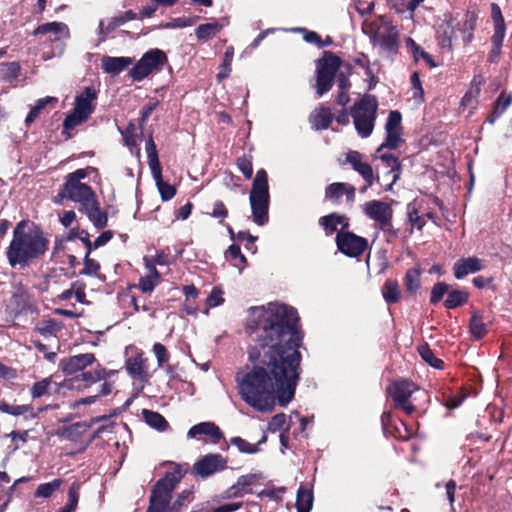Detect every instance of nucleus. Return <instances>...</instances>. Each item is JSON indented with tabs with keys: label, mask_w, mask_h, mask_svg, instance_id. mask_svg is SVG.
<instances>
[{
	"label": "nucleus",
	"mask_w": 512,
	"mask_h": 512,
	"mask_svg": "<svg viewBox=\"0 0 512 512\" xmlns=\"http://www.w3.org/2000/svg\"><path fill=\"white\" fill-rule=\"evenodd\" d=\"M297 310L281 302L252 306L245 330L251 339L246 365L235 375L238 394L250 407L270 413L286 407L300 381L303 333Z\"/></svg>",
	"instance_id": "obj_1"
},
{
	"label": "nucleus",
	"mask_w": 512,
	"mask_h": 512,
	"mask_svg": "<svg viewBox=\"0 0 512 512\" xmlns=\"http://www.w3.org/2000/svg\"><path fill=\"white\" fill-rule=\"evenodd\" d=\"M89 170L93 171L94 169H78L70 173L61 196L77 203L78 210L87 216L94 227L102 229L107 225V214L101 210L100 203L91 187L81 182L87 177Z\"/></svg>",
	"instance_id": "obj_2"
},
{
	"label": "nucleus",
	"mask_w": 512,
	"mask_h": 512,
	"mask_svg": "<svg viewBox=\"0 0 512 512\" xmlns=\"http://www.w3.org/2000/svg\"><path fill=\"white\" fill-rule=\"evenodd\" d=\"M47 245V240L38 228L21 221L13 231V238L6 252L8 262L12 267L19 265L24 268L43 255Z\"/></svg>",
	"instance_id": "obj_3"
},
{
	"label": "nucleus",
	"mask_w": 512,
	"mask_h": 512,
	"mask_svg": "<svg viewBox=\"0 0 512 512\" xmlns=\"http://www.w3.org/2000/svg\"><path fill=\"white\" fill-rule=\"evenodd\" d=\"M184 476V471L177 464L167 471L153 487L147 512H181L182 508L192 500V491L183 490L171 502V494Z\"/></svg>",
	"instance_id": "obj_4"
},
{
	"label": "nucleus",
	"mask_w": 512,
	"mask_h": 512,
	"mask_svg": "<svg viewBox=\"0 0 512 512\" xmlns=\"http://www.w3.org/2000/svg\"><path fill=\"white\" fill-rule=\"evenodd\" d=\"M362 212L373 222L375 234L383 232L388 243L398 237V229L393 226L394 211L391 203L382 200H370L362 205Z\"/></svg>",
	"instance_id": "obj_5"
},
{
	"label": "nucleus",
	"mask_w": 512,
	"mask_h": 512,
	"mask_svg": "<svg viewBox=\"0 0 512 512\" xmlns=\"http://www.w3.org/2000/svg\"><path fill=\"white\" fill-rule=\"evenodd\" d=\"M249 202L253 221L258 226L265 225L269 220V184L268 175L264 169H259L252 182V188L249 195Z\"/></svg>",
	"instance_id": "obj_6"
},
{
	"label": "nucleus",
	"mask_w": 512,
	"mask_h": 512,
	"mask_svg": "<svg viewBox=\"0 0 512 512\" xmlns=\"http://www.w3.org/2000/svg\"><path fill=\"white\" fill-rule=\"evenodd\" d=\"M378 101L374 95L365 94L354 103L350 110V116L357 134L361 138L369 137L374 129Z\"/></svg>",
	"instance_id": "obj_7"
},
{
	"label": "nucleus",
	"mask_w": 512,
	"mask_h": 512,
	"mask_svg": "<svg viewBox=\"0 0 512 512\" xmlns=\"http://www.w3.org/2000/svg\"><path fill=\"white\" fill-rule=\"evenodd\" d=\"M167 64L168 58L164 51L158 48L150 49L130 69V78L134 81H142L153 73L161 71Z\"/></svg>",
	"instance_id": "obj_8"
},
{
	"label": "nucleus",
	"mask_w": 512,
	"mask_h": 512,
	"mask_svg": "<svg viewBox=\"0 0 512 512\" xmlns=\"http://www.w3.org/2000/svg\"><path fill=\"white\" fill-rule=\"evenodd\" d=\"M341 59L331 52H325L324 56L316 63V92L322 96L328 92L337 72L341 69Z\"/></svg>",
	"instance_id": "obj_9"
},
{
	"label": "nucleus",
	"mask_w": 512,
	"mask_h": 512,
	"mask_svg": "<svg viewBox=\"0 0 512 512\" xmlns=\"http://www.w3.org/2000/svg\"><path fill=\"white\" fill-rule=\"evenodd\" d=\"M419 390L415 383L407 379L396 380L387 387V393L393 400L394 407L402 409L407 415H411L415 411L411 397Z\"/></svg>",
	"instance_id": "obj_10"
},
{
	"label": "nucleus",
	"mask_w": 512,
	"mask_h": 512,
	"mask_svg": "<svg viewBox=\"0 0 512 512\" xmlns=\"http://www.w3.org/2000/svg\"><path fill=\"white\" fill-rule=\"evenodd\" d=\"M146 152L151 174L155 180L161 199L168 201L175 196L176 189L173 185L163 181L156 145L151 137L146 141Z\"/></svg>",
	"instance_id": "obj_11"
},
{
	"label": "nucleus",
	"mask_w": 512,
	"mask_h": 512,
	"mask_svg": "<svg viewBox=\"0 0 512 512\" xmlns=\"http://www.w3.org/2000/svg\"><path fill=\"white\" fill-rule=\"evenodd\" d=\"M371 41L380 49L381 53L391 56L398 51L399 32L390 22L382 20L371 36Z\"/></svg>",
	"instance_id": "obj_12"
},
{
	"label": "nucleus",
	"mask_w": 512,
	"mask_h": 512,
	"mask_svg": "<svg viewBox=\"0 0 512 512\" xmlns=\"http://www.w3.org/2000/svg\"><path fill=\"white\" fill-rule=\"evenodd\" d=\"M130 378L133 380V396H137L150 379L148 360L142 353L130 357Z\"/></svg>",
	"instance_id": "obj_13"
},
{
	"label": "nucleus",
	"mask_w": 512,
	"mask_h": 512,
	"mask_svg": "<svg viewBox=\"0 0 512 512\" xmlns=\"http://www.w3.org/2000/svg\"><path fill=\"white\" fill-rule=\"evenodd\" d=\"M336 244L339 251L349 257L360 256L368 247V241L365 238L349 231L338 232Z\"/></svg>",
	"instance_id": "obj_14"
},
{
	"label": "nucleus",
	"mask_w": 512,
	"mask_h": 512,
	"mask_svg": "<svg viewBox=\"0 0 512 512\" xmlns=\"http://www.w3.org/2000/svg\"><path fill=\"white\" fill-rule=\"evenodd\" d=\"M226 467L227 461L221 454H207L194 463L193 472L205 479L217 472L223 471Z\"/></svg>",
	"instance_id": "obj_15"
},
{
	"label": "nucleus",
	"mask_w": 512,
	"mask_h": 512,
	"mask_svg": "<svg viewBox=\"0 0 512 512\" xmlns=\"http://www.w3.org/2000/svg\"><path fill=\"white\" fill-rule=\"evenodd\" d=\"M492 19L494 23V34L491 38L493 47L489 55L490 62L496 61L500 56L506 31L504 18L497 4H492Z\"/></svg>",
	"instance_id": "obj_16"
},
{
	"label": "nucleus",
	"mask_w": 512,
	"mask_h": 512,
	"mask_svg": "<svg viewBox=\"0 0 512 512\" xmlns=\"http://www.w3.org/2000/svg\"><path fill=\"white\" fill-rule=\"evenodd\" d=\"M34 36H45L49 42L67 40L70 38V30L63 22H49L39 25L34 31Z\"/></svg>",
	"instance_id": "obj_17"
},
{
	"label": "nucleus",
	"mask_w": 512,
	"mask_h": 512,
	"mask_svg": "<svg viewBox=\"0 0 512 512\" xmlns=\"http://www.w3.org/2000/svg\"><path fill=\"white\" fill-rule=\"evenodd\" d=\"M346 161L364 179L365 186L363 190L371 187L374 182V172L372 166L364 161L363 155L358 151H349L346 155Z\"/></svg>",
	"instance_id": "obj_18"
},
{
	"label": "nucleus",
	"mask_w": 512,
	"mask_h": 512,
	"mask_svg": "<svg viewBox=\"0 0 512 512\" xmlns=\"http://www.w3.org/2000/svg\"><path fill=\"white\" fill-rule=\"evenodd\" d=\"M202 436H206L209 442L217 444L223 438V433L213 422L198 423L192 426L187 432L189 439L200 440Z\"/></svg>",
	"instance_id": "obj_19"
},
{
	"label": "nucleus",
	"mask_w": 512,
	"mask_h": 512,
	"mask_svg": "<svg viewBox=\"0 0 512 512\" xmlns=\"http://www.w3.org/2000/svg\"><path fill=\"white\" fill-rule=\"evenodd\" d=\"M94 361L95 357L92 353H84L61 359L59 367L65 374L72 375L85 369Z\"/></svg>",
	"instance_id": "obj_20"
},
{
	"label": "nucleus",
	"mask_w": 512,
	"mask_h": 512,
	"mask_svg": "<svg viewBox=\"0 0 512 512\" xmlns=\"http://www.w3.org/2000/svg\"><path fill=\"white\" fill-rule=\"evenodd\" d=\"M459 26V22L453 18L443 20L439 24L437 29V40L441 48L452 49L453 40L456 38V28Z\"/></svg>",
	"instance_id": "obj_21"
},
{
	"label": "nucleus",
	"mask_w": 512,
	"mask_h": 512,
	"mask_svg": "<svg viewBox=\"0 0 512 512\" xmlns=\"http://www.w3.org/2000/svg\"><path fill=\"white\" fill-rule=\"evenodd\" d=\"M96 91L91 87H86L85 90L79 94L75 99L74 110L78 114H82L88 118L93 112V102L96 100Z\"/></svg>",
	"instance_id": "obj_22"
},
{
	"label": "nucleus",
	"mask_w": 512,
	"mask_h": 512,
	"mask_svg": "<svg viewBox=\"0 0 512 512\" xmlns=\"http://www.w3.org/2000/svg\"><path fill=\"white\" fill-rule=\"evenodd\" d=\"M483 269L482 260L477 257L461 258L454 264V275L457 279Z\"/></svg>",
	"instance_id": "obj_23"
},
{
	"label": "nucleus",
	"mask_w": 512,
	"mask_h": 512,
	"mask_svg": "<svg viewBox=\"0 0 512 512\" xmlns=\"http://www.w3.org/2000/svg\"><path fill=\"white\" fill-rule=\"evenodd\" d=\"M145 267L147 274L142 276L139 280L138 287L143 293H151L155 287L159 284L161 276L157 271L156 267L150 264L148 257H144Z\"/></svg>",
	"instance_id": "obj_24"
},
{
	"label": "nucleus",
	"mask_w": 512,
	"mask_h": 512,
	"mask_svg": "<svg viewBox=\"0 0 512 512\" xmlns=\"http://www.w3.org/2000/svg\"><path fill=\"white\" fill-rule=\"evenodd\" d=\"M319 225L325 230L327 235L340 230H343L349 226V219L340 214L331 213L323 216L319 219Z\"/></svg>",
	"instance_id": "obj_25"
},
{
	"label": "nucleus",
	"mask_w": 512,
	"mask_h": 512,
	"mask_svg": "<svg viewBox=\"0 0 512 512\" xmlns=\"http://www.w3.org/2000/svg\"><path fill=\"white\" fill-rule=\"evenodd\" d=\"M226 25H228L227 18H223L221 21L214 20L209 23L200 24L195 29V36L198 40H210L214 38Z\"/></svg>",
	"instance_id": "obj_26"
},
{
	"label": "nucleus",
	"mask_w": 512,
	"mask_h": 512,
	"mask_svg": "<svg viewBox=\"0 0 512 512\" xmlns=\"http://www.w3.org/2000/svg\"><path fill=\"white\" fill-rule=\"evenodd\" d=\"M381 423L385 433L392 434L394 437L400 439H409L411 433L408 431L406 424L400 421V426H393L392 414L390 411L383 412L381 416Z\"/></svg>",
	"instance_id": "obj_27"
},
{
	"label": "nucleus",
	"mask_w": 512,
	"mask_h": 512,
	"mask_svg": "<svg viewBox=\"0 0 512 512\" xmlns=\"http://www.w3.org/2000/svg\"><path fill=\"white\" fill-rule=\"evenodd\" d=\"M59 389L60 385L55 382L52 377H47L33 384L30 389V395L33 399H37L42 396L57 393Z\"/></svg>",
	"instance_id": "obj_28"
},
{
	"label": "nucleus",
	"mask_w": 512,
	"mask_h": 512,
	"mask_svg": "<svg viewBox=\"0 0 512 512\" xmlns=\"http://www.w3.org/2000/svg\"><path fill=\"white\" fill-rule=\"evenodd\" d=\"M483 84V77L480 75L474 76L471 81L470 88L465 93L461 100V106L463 107H471L474 108L477 103V98L481 91V86Z\"/></svg>",
	"instance_id": "obj_29"
},
{
	"label": "nucleus",
	"mask_w": 512,
	"mask_h": 512,
	"mask_svg": "<svg viewBox=\"0 0 512 512\" xmlns=\"http://www.w3.org/2000/svg\"><path fill=\"white\" fill-rule=\"evenodd\" d=\"M313 491L304 485L298 488L296 495V509L297 512H310L313 507Z\"/></svg>",
	"instance_id": "obj_30"
},
{
	"label": "nucleus",
	"mask_w": 512,
	"mask_h": 512,
	"mask_svg": "<svg viewBox=\"0 0 512 512\" xmlns=\"http://www.w3.org/2000/svg\"><path fill=\"white\" fill-rule=\"evenodd\" d=\"M142 416L146 424L158 432H165L169 428L167 420L158 412L143 409Z\"/></svg>",
	"instance_id": "obj_31"
},
{
	"label": "nucleus",
	"mask_w": 512,
	"mask_h": 512,
	"mask_svg": "<svg viewBox=\"0 0 512 512\" xmlns=\"http://www.w3.org/2000/svg\"><path fill=\"white\" fill-rule=\"evenodd\" d=\"M405 46L416 62L423 60L431 68L437 66L431 55L425 52L412 38L405 39Z\"/></svg>",
	"instance_id": "obj_32"
},
{
	"label": "nucleus",
	"mask_w": 512,
	"mask_h": 512,
	"mask_svg": "<svg viewBox=\"0 0 512 512\" xmlns=\"http://www.w3.org/2000/svg\"><path fill=\"white\" fill-rule=\"evenodd\" d=\"M128 66V58L126 57H110L102 58V67L104 71L112 76L118 75Z\"/></svg>",
	"instance_id": "obj_33"
},
{
	"label": "nucleus",
	"mask_w": 512,
	"mask_h": 512,
	"mask_svg": "<svg viewBox=\"0 0 512 512\" xmlns=\"http://www.w3.org/2000/svg\"><path fill=\"white\" fill-rule=\"evenodd\" d=\"M311 125L316 130H322L329 127L332 122V113L330 108L321 107L312 114L310 118Z\"/></svg>",
	"instance_id": "obj_34"
},
{
	"label": "nucleus",
	"mask_w": 512,
	"mask_h": 512,
	"mask_svg": "<svg viewBox=\"0 0 512 512\" xmlns=\"http://www.w3.org/2000/svg\"><path fill=\"white\" fill-rule=\"evenodd\" d=\"M62 325L55 319H45L36 326V331L44 337H56L61 331Z\"/></svg>",
	"instance_id": "obj_35"
},
{
	"label": "nucleus",
	"mask_w": 512,
	"mask_h": 512,
	"mask_svg": "<svg viewBox=\"0 0 512 512\" xmlns=\"http://www.w3.org/2000/svg\"><path fill=\"white\" fill-rule=\"evenodd\" d=\"M469 328L475 339H481L487 332L483 314L479 311L473 313L470 319Z\"/></svg>",
	"instance_id": "obj_36"
},
{
	"label": "nucleus",
	"mask_w": 512,
	"mask_h": 512,
	"mask_svg": "<svg viewBox=\"0 0 512 512\" xmlns=\"http://www.w3.org/2000/svg\"><path fill=\"white\" fill-rule=\"evenodd\" d=\"M420 276H421V270L419 267H413V268L407 270L405 277H404V285H405L406 290L409 293L415 294L419 290Z\"/></svg>",
	"instance_id": "obj_37"
},
{
	"label": "nucleus",
	"mask_w": 512,
	"mask_h": 512,
	"mask_svg": "<svg viewBox=\"0 0 512 512\" xmlns=\"http://www.w3.org/2000/svg\"><path fill=\"white\" fill-rule=\"evenodd\" d=\"M233 56H234V47L228 46L224 53L223 61L219 66V72L217 74V80L219 82H222L224 79L229 77L231 70H232Z\"/></svg>",
	"instance_id": "obj_38"
},
{
	"label": "nucleus",
	"mask_w": 512,
	"mask_h": 512,
	"mask_svg": "<svg viewBox=\"0 0 512 512\" xmlns=\"http://www.w3.org/2000/svg\"><path fill=\"white\" fill-rule=\"evenodd\" d=\"M226 257L231 260L232 265L239 269V273L242 272L246 265V257L241 253L238 245L232 244L226 251Z\"/></svg>",
	"instance_id": "obj_39"
},
{
	"label": "nucleus",
	"mask_w": 512,
	"mask_h": 512,
	"mask_svg": "<svg viewBox=\"0 0 512 512\" xmlns=\"http://www.w3.org/2000/svg\"><path fill=\"white\" fill-rule=\"evenodd\" d=\"M382 295L386 302L396 303L400 298L399 284L395 280H388L383 286Z\"/></svg>",
	"instance_id": "obj_40"
},
{
	"label": "nucleus",
	"mask_w": 512,
	"mask_h": 512,
	"mask_svg": "<svg viewBox=\"0 0 512 512\" xmlns=\"http://www.w3.org/2000/svg\"><path fill=\"white\" fill-rule=\"evenodd\" d=\"M382 162L389 168V174L392 176V183L396 182L400 176V164L398 159L390 153H382L379 155Z\"/></svg>",
	"instance_id": "obj_41"
},
{
	"label": "nucleus",
	"mask_w": 512,
	"mask_h": 512,
	"mask_svg": "<svg viewBox=\"0 0 512 512\" xmlns=\"http://www.w3.org/2000/svg\"><path fill=\"white\" fill-rule=\"evenodd\" d=\"M467 299L468 293H466L465 291L453 290L448 293L444 305L447 309H454L466 303Z\"/></svg>",
	"instance_id": "obj_42"
},
{
	"label": "nucleus",
	"mask_w": 512,
	"mask_h": 512,
	"mask_svg": "<svg viewBox=\"0 0 512 512\" xmlns=\"http://www.w3.org/2000/svg\"><path fill=\"white\" fill-rule=\"evenodd\" d=\"M61 485H62L61 479H55L52 482L40 484L37 487L34 495L37 498H48L54 492H56L60 488Z\"/></svg>",
	"instance_id": "obj_43"
},
{
	"label": "nucleus",
	"mask_w": 512,
	"mask_h": 512,
	"mask_svg": "<svg viewBox=\"0 0 512 512\" xmlns=\"http://www.w3.org/2000/svg\"><path fill=\"white\" fill-rule=\"evenodd\" d=\"M418 351L421 358L430 366L437 369H441L443 367V361L434 355L433 351L429 348L427 344L421 345L418 348Z\"/></svg>",
	"instance_id": "obj_44"
},
{
	"label": "nucleus",
	"mask_w": 512,
	"mask_h": 512,
	"mask_svg": "<svg viewBox=\"0 0 512 512\" xmlns=\"http://www.w3.org/2000/svg\"><path fill=\"white\" fill-rule=\"evenodd\" d=\"M50 102H56V98L54 97H45L42 99L37 100L36 104L31 108L30 112L28 113L25 123L27 125H30L34 120L38 117L40 112L45 108V106Z\"/></svg>",
	"instance_id": "obj_45"
},
{
	"label": "nucleus",
	"mask_w": 512,
	"mask_h": 512,
	"mask_svg": "<svg viewBox=\"0 0 512 512\" xmlns=\"http://www.w3.org/2000/svg\"><path fill=\"white\" fill-rule=\"evenodd\" d=\"M290 31L295 33H301L303 35V39L310 44H315L319 48H323L326 46V43H324L321 39V37L314 31H310L303 27H295L292 28Z\"/></svg>",
	"instance_id": "obj_46"
},
{
	"label": "nucleus",
	"mask_w": 512,
	"mask_h": 512,
	"mask_svg": "<svg viewBox=\"0 0 512 512\" xmlns=\"http://www.w3.org/2000/svg\"><path fill=\"white\" fill-rule=\"evenodd\" d=\"M411 93L412 99L417 104H421L424 101V90L418 72H414L411 75Z\"/></svg>",
	"instance_id": "obj_47"
},
{
	"label": "nucleus",
	"mask_w": 512,
	"mask_h": 512,
	"mask_svg": "<svg viewBox=\"0 0 512 512\" xmlns=\"http://www.w3.org/2000/svg\"><path fill=\"white\" fill-rule=\"evenodd\" d=\"M79 485L74 483L68 490V502L62 507L59 512H74L78 505L79 500Z\"/></svg>",
	"instance_id": "obj_48"
},
{
	"label": "nucleus",
	"mask_w": 512,
	"mask_h": 512,
	"mask_svg": "<svg viewBox=\"0 0 512 512\" xmlns=\"http://www.w3.org/2000/svg\"><path fill=\"white\" fill-rule=\"evenodd\" d=\"M401 142V131H386L385 142L377 149V153L380 154L384 148L396 149Z\"/></svg>",
	"instance_id": "obj_49"
},
{
	"label": "nucleus",
	"mask_w": 512,
	"mask_h": 512,
	"mask_svg": "<svg viewBox=\"0 0 512 512\" xmlns=\"http://www.w3.org/2000/svg\"><path fill=\"white\" fill-rule=\"evenodd\" d=\"M285 426L287 432L289 429V425L287 423V415L284 413H279L271 418L267 426V431L270 433H276L281 431Z\"/></svg>",
	"instance_id": "obj_50"
},
{
	"label": "nucleus",
	"mask_w": 512,
	"mask_h": 512,
	"mask_svg": "<svg viewBox=\"0 0 512 512\" xmlns=\"http://www.w3.org/2000/svg\"><path fill=\"white\" fill-rule=\"evenodd\" d=\"M231 445L238 448L241 453L255 454L259 452V448L255 444H251L241 437H233L230 440Z\"/></svg>",
	"instance_id": "obj_51"
},
{
	"label": "nucleus",
	"mask_w": 512,
	"mask_h": 512,
	"mask_svg": "<svg viewBox=\"0 0 512 512\" xmlns=\"http://www.w3.org/2000/svg\"><path fill=\"white\" fill-rule=\"evenodd\" d=\"M346 191L345 183H332L326 187L325 197L329 200H338Z\"/></svg>",
	"instance_id": "obj_52"
},
{
	"label": "nucleus",
	"mask_w": 512,
	"mask_h": 512,
	"mask_svg": "<svg viewBox=\"0 0 512 512\" xmlns=\"http://www.w3.org/2000/svg\"><path fill=\"white\" fill-rule=\"evenodd\" d=\"M402 116L398 111H391L385 125L386 131H401Z\"/></svg>",
	"instance_id": "obj_53"
},
{
	"label": "nucleus",
	"mask_w": 512,
	"mask_h": 512,
	"mask_svg": "<svg viewBox=\"0 0 512 512\" xmlns=\"http://www.w3.org/2000/svg\"><path fill=\"white\" fill-rule=\"evenodd\" d=\"M105 377V370L102 368H97L93 371H87L82 373L81 378L82 381L85 382V385H91Z\"/></svg>",
	"instance_id": "obj_54"
},
{
	"label": "nucleus",
	"mask_w": 512,
	"mask_h": 512,
	"mask_svg": "<svg viewBox=\"0 0 512 512\" xmlns=\"http://www.w3.org/2000/svg\"><path fill=\"white\" fill-rule=\"evenodd\" d=\"M237 167L243 173L246 179H250L253 175L252 159L248 156L238 158Z\"/></svg>",
	"instance_id": "obj_55"
},
{
	"label": "nucleus",
	"mask_w": 512,
	"mask_h": 512,
	"mask_svg": "<svg viewBox=\"0 0 512 512\" xmlns=\"http://www.w3.org/2000/svg\"><path fill=\"white\" fill-rule=\"evenodd\" d=\"M224 302L223 290L219 287H214L207 297L206 304L210 308L220 306Z\"/></svg>",
	"instance_id": "obj_56"
},
{
	"label": "nucleus",
	"mask_w": 512,
	"mask_h": 512,
	"mask_svg": "<svg viewBox=\"0 0 512 512\" xmlns=\"http://www.w3.org/2000/svg\"><path fill=\"white\" fill-rule=\"evenodd\" d=\"M153 353L157 359L158 367H162L170 358L167 349L161 343H155L153 345Z\"/></svg>",
	"instance_id": "obj_57"
},
{
	"label": "nucleus",
	"mask_w": 512,
	"mask_h": 512,
	"mask_svg": "<svg viewBox=\"0 0 512 512\" xmlns=\"http://www.w3.org/2000/svg\"><path fill=\"white\" fill-rule=\"evenodd\" d=\"M100 269L99 263L90 258V256L85 255L84 258V268L81 271V274L89 275V276H97Z\"/></svg>",
	"instance_id": "obj_58"
},
{
	"label": "nucleus",
	"mask_w": 512,
	"mask_h": 512,
	"mask_svg": "<svg viewBox=\"0 0 512 512\" xmlns=\"http://www.w3.org/2000/svg\"><path fill=\"white\" fill-rule=\"evenodd\" d=\"M447 291H448L447 284H445L443 282H439V283L435 284L431 291L430 302L432 304H437L443 298V296L447 293Z\"/></svg>",
	"instance_id": "obj_59"
},
{
	"label": "nucleus",
	"mask_w": 512,
	"mask_h": 512,
	"mask_svg": "<svg viewBox=\"0 0 512 512\" xmlns=\"http://www.w3.org/2000/svg\"><path fill=\"white\" fill-rule=\"evenodd\" d=\"M284 493H285V488L284 487H276V488H273V489L262 490V491H260L258 493V496L259 497H267L270 500H273V501H276V502H281Z\"/></svg>",
	"instance_id": "obj_60"
},
{
	"label": "nucleus",
	"mask_w": 512,
	"mask_h": 512,
	"mask_svg": "<svg viewBox=\"0 0 512 512\" xmlns=\"http://www.w3.org/2000/svg\"><path fill=\"white\" fill-rule=\"evenodd\" d=\"M511 103L512 95L501 93L494 106L496 108V116H501Z\"/></svg>",
	"instance_id": "obj_61"
},
{
	"label": "nucleus",
	"mask_w": 512,
	"mask_h": 512,
	"mask_svg": "<svg viewBox=\"0 0 512 512\" xmlns=\"http://www.w3.org/2000/svg\"><path fill=\"white\" fill-rule=\"evenodd\" d=\"M262 479V475L260 473H250L246 475H242L237 479L238 486L247 490L248 487L252 486L255 482Z\"/></svg>",
	"instance_id": "obj_62"
},
{
	"label": "nucleus",
	"mask_w": 512,
	"mask_h": 512,
	"mask_svg": "<svg viewBox=\"0 0 512 512\" xmlns=\"http://www.w3.org/2000/svg\"><path fill=\"white\" fill-rule=\"evenodd\" d=\"M250 493V490H245L242 487L238 486L236 482L230 488H228L222 495V499H230V498H239L244 496L245 494Z\"/></svg>",
	"instance_id": "obj_63"
},
{
	"label": "nucleus",
	"mask_w": 512,
	"mask_h": 512,
	"mask_svg": "<svg viewBox=\"0 0 512 512\" xmlns=\"http://www.w3.org/2000/svg\"><path fill=\"white\" fill-rule=\"evenodd\" d=\"M87 118L84 117L82 114H78L77 111L73 110V112L68 115L64 120V128L65 129H73L83 121H85Z\"/></svg>",
	"instance_id": "obj_64"
}]
</instances>
